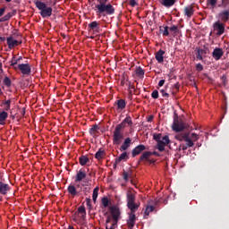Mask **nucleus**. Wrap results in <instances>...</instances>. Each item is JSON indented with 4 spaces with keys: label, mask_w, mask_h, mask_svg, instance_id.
Wrapping results in <instances>:
<instances>
[{
    "label": "nucleus",
    "mask_w": 229,
    "mask_h": 229,
    "mask_svg": "<svg viewBox=\"0 0 229 229\" xmlns=\"http://www.w3.org/2000/svg\"><path fill=\"white\" fill-rule=\"evenodd\" d=\"M96 5V13L97 15H102L103 17H106V15H114L115 13V8L112 4H106V0H99L98 1Z\"/></svg>",
    "instance_id": "1"
},
{
    "label": "nucleus",
    "mask_w": 229,
    "mask_h": 229,
    "mask_svg": "<svg viewBox=\"0 0 229 229\" xmlns=\"http://www.w3.org/2000/svg\"><path fill=\"white\" fill-rule=\"evenodd\" d=\"M112 140L114 146H120L124 140V129L123 125H116L113 131Z\"/></svg>",
    "instance_id": "2"
},
{
    "label": "nucleus",
    "mask_w": 229,
    "mask_h": 229,
    "mask_svg": "<svg viewBox=\"0 0 229 229\" xmlns=\"http://www.w3.org/2000/svg\"><path fill=\"white\" fill-rule=\"evenodd\" d=\"M34 4L38 10L40 11V15L43 19H47V17H51L53 15V8L47 7V4L40 0L35 1Z\"/></svg>",
    "instance_id": "3"
},
{
    "label": "nucleus",
    "mask_w": 229,
    "mask_h": 229,
    "mask_svg": "<svg viewBox=\"0 0 229 229\" xmlns=\"http://www.w3.org/2000/svg\"><path fill=\"white\" fill-rule=\"evenodd\" d=\"M187 128H189V123H185L184 121L182 120V118L178 117V114H175L172 124L173 131L180 133V131H183V130Z\"/></svg>",
    "instance_id": "4"
},
{
    "label": "nucleus",
    "mask_w": 229,
    "mask_h": 229,
    "mask_svg": "<svg viewBox=\"0 0 229 229\" xmlns=\"http://www.w3.org/2000/svg\"><path fill=\"white\" fill-rule=\"evenodd\" d=\"M87 181H82V183H76L74 184H70L67 188L68 193L72 195V198H75V196H78L81 194L82 187H85V184Z\"/></svg>",
    "instance_id": "5"
},
{
    "label": "nucleus",
    "mask_w": 229,
    "mask_h": 229,
    "mask_svg": "<svg viewBox=\"0 0 229 229\" xmlns=\"http://www.w3.org/2000/svg\"><path fill=\"white\" fill-rule=\"evenodd\" d=\"M127 207L131 212H137L140 203H135V194L131 191L127 192Z\"/></svg>",
    "instance_id": "6"
},
{
    "label": "nucleus",
    "mask_w": 229,
    "mask_h": 229,
    "mask_svg": "<svg viewBox=\"0 0 229 229\" xmlns=\"http://www.w3.org/2000/svg\"><path fill=\"white\" fill-rule=\"evenodd\" d=\"M88 31L92 33V35H98L101 33V26L99 25V22L95 21L89 23Z\"/></svg>",
    "instance_id": "7"
},
{
    "label": "nucleus",
    "mask_w": 229,
    "mask_h": 229,
    "mask_svg": "<svg viewBox=\"0 0 229 229\" xmlns=\"http://www.w3.org/2000/svg\"><path fill=\"white\" fill-rule=\"evenodd\" d=\"M18 69L24 76H30L31 74V65L30 64H18Z\"/></svg>",
    "instance_id": "8"
},
{
    "label": "nucleus",
    "mask_w": 229,
    "mask_h": 229,
    "mask_svg": "<svg viewBox=\"0 0 229 229\" xmlns=\"http://www.w3.org/2000/svg\"><path fill=\"white\" fill-rule=\"evenodd\" d=\"M87 178V173H85V170L81 169L77 172V174L75 176V183H80V182H85V185L89 183V181L86 179Z\"/></svg>",
    "instance_id": "9"
},
{
    "label": "nucleus",
    "mask_w": 229,
    "mask_h": 229,
    "mask_svg": "<svg viewBox=\"0 0 229 229\" xmlns=\"http://www.w3.org/2000/svg\"><path fill=\"white\" fill-rule=\"evenodd\" d=\"M214 30L216 31V35L221 37L225 33V25L221 21H217L213 24Z\"/></svg>",
    "instance_id": "10"
},
{
    "label": "nucleus",
    "mask_w": 229,
    "mask_h": 229,
    "mask_svg": "<svg viewBox=\"0 0 229 229\" xmlns=\"http://www.w3.org/2000/svg\"><path fill=\"white\" fill-rule=\"evenodd\" d=\"M22 44V41H19L17 39H13V37L7 38V46L9 49H13V47H17V46Z\"/></svg>",
    "instance_id": "11"
},
{
    "label": "nucleus",
    "mask_w": 229,
    "mask_h": 229,
    "mask_svg": "<svg viewBox=\"0 0 229 229\" xmlns=\"http://www.w3.org/2000/svg\"><path fill=\"white\" fill-rule=\"evenodd\" d=\"M109 209H110V213H111L113 219L119 221V217L121 216V211L119 210V208H117L115 206H111L109 208Z\"/></svg>",
    "instance_id": "12"
},
{
    "label": "nucleus",
    "mask_w": 229,
    "mask_h": 229,
    "mask_svg": "<svg viewBox=\"0 0 229 229\" xmlns=\"http://www.w3.org/2000/svg\"><path fill=\"white\" fill-rule=\"evenodd\" d=\"M10 191H12L10 184L4 183L0 181V194H2L3 196H6V194H8Z\"/></svg>",
    "instance_id": "13"
},
{
    "label": "nucleus",
    "mask_w": 229,
    "mask_h": 229,
    "mask_svg": "<svg viewBox=\"0 0 229 229\" xmlns=\"http://www.w3.org/2000/svg\"><path fill=\"white\" fill-rule=\"evenodd\" d=\"M142 151H146V147L144 145L140 144L136 146L131 151L132 158H135V157H137L138 155H140Z\"/></svg>",
    "instance_id": "14"
},
{
    "label": "nucleus",
    "mask_w": 229,
    "mask_h": 229,
    "mask_svg": "<svg viewBox=\"0 0 229 229\" xmlns=\"http://www.w3.org/2000/svg\"><path fill=\"white\" fill-rule=\"evenodd\" d=\"M223 55H225L223 48L216 47L212 52V56L216 61L221 60Z\"/></svg>",
    "instance_id": "15"
},
{
    "label": "nucleus",
    "mask_w": 229,
    "mask_h": 229,
    "mask_svg": "<svg viewBox=\"0 0 229 229\" xmlns=\"http://www.w3.org/2000/svg\"><path fill=\"white\" fill-rule=\"evenodd\" d=\"M135 212L137 211H131V213L129 214V219L127 220V225L130 229H132L133 226H135V221L137 219V217L135 216Z\"/></svg>",
    "instance_id": "16"
},
{
    "label": "nucleus",
    "mask_w": 229,
    "mask_h": 229,
    "mask_svg": "<svg viewBox=\"0 0 229 229\" xmlns=\"http://www.w3.org/2000/svg\"><path fill=\"white\" fill-rule=\"evenodd\" d=\"M114 106H116V110L123 111L126 108V100L120 98L114 102Z\"/></svg>",
    "instance_id": "17"
},
{
    "label": "nucleus",
    "mask_w": 229,
    "mask_h": 229,
    "mask_svg": "<svg viewBox=\"0 0 229 229\" xmlns=\"http://www.w3.org/2000/svg\"><path fill=\"white\" fill-rule=\"evenodd\" d=\"M15 15H17V10H13L11 13H7L4 16L1 17L0 22H7Z\"/></svg>",
    "instance_id": "18"
},
{
    "label": "nucleus",
    "mask_w": 229,
    "mask_h": 229,
    "mask_svg": "<svg viewBox=\"0 0 229 229\" xmlns=\"http://www.w3.org/2000/svg\"><path fill=\"white\" fill-rule=\"evenodd\" d=\"M131 146V138H125L123 144L120 147V151H126L128 148Z\"/></svg>",
    "instance_id": "19"
},
{
    "label": "nucleus",
    "mask_w": 229,
    "mask_h": 229,
    "mask_svg": "<svg viewBox=\"0 0 229 229\" xmlns=\"http://www.w3.org/2000/svg\"><path fill=\"white\" fill-rule=\"evenodd\" d=\"M184 15L188 17V19H191V17L194 15V6H192V4L184 7Z\"/></svg>",
    "instance_id": "20"
},
{
    "label": "nucleus",
    "mask_w": 229,
    "mask_h": 229,
    "mask_svg": "<svg viewBox=\"0 0 229 229\" xmlns=\"http://www.w3.org/2000/svg\"><path fill=\"white\" fill-rule=\"evenodd\" d=\"M165 55V51L159 49L155 55V58L157 64H164V55Z\"/></svg>",
    "instance_id": "21"
},
{
    "label": "nucleus",
    "mask_w": 229,
    "mask_h": 229,
    "mask_svg": "<svg viewBox=\"0 0 229 229\" xmlns=\"http://www.w3.org/2000/svg\"><path fill=\"white\" fill-rule=\"evenodd\" d=\"M130 158V156H128V152H125V150L115 158V164H121V162H126Z\"/></svg>",
    "instance_id": "22"
},
{
    "label": "nucleus",
    "mask_w": 229,
    "mask_h": 229,
    "mask_svg": "<svg viewBox=\"0 0 229 229\" xmlns=\"http://www.w3.org/2000/svg\"><path fill=\"white\" fill-rule=\"evenodd\" d=\"M21 60H22V56H19L18 58L15 55L13 56L10 65L14 69V71H17V68H18L17 64H19Z\"/></svg>",
    "instance_id": "23"
},
{
    "label": "nucleus",
    "mask_w": 229,
    "mask_h": 229,
    "mask_svg": "<svg viewBox=\"0 0 229 229\" xmlns=\"http://www.w3.org/2000/svg\"><path fill=\"white\" fill-rule=\"evenodd\" d=\"M218 17L221 19L222 22H228L229 20V11L225 10L218 13Z\"/></svg>",
    "instance_id": "24"
},
{
    "label": "nucleus",
    "mask_w": 229,
    "mask_h": 229,
    "mask_svg": "<svg viewBox=\"0 0 229 229\" xmlns=\"http://www.w3.org/2000/svg\"><path fill=\"white\" fill-rule=\"evenodd\" d=\"M149 157H153V153H151V151H145L140 157L139 162H144V160L149 162Z\"/></svg>",
    "instance_id": "25"
},
{
    "label": "nucleus",
    "mask_w": 229,
    "mask_h": 229,
    "mask_svg": "<svg viewBox=\"0 0 229 229\" xmlns=\"http://www.w3.org/2000/svg\"><path fill=\"white\" fill-rule=\"evenodd\" d=\"M126 124H129V126H131L133 124V122L131 121V117L130 116L125 117L121 123L117 124V126L123 125V129L124 130L126 128Z\"/></svg>",
    "instance_id": "26"
},
{
    "label": "nucleus",
    "mask_w": 229,
    "mask_h": 229,
    "mask_svg": "<svg viewBox=\"0 0 229 229\" xmlns=\"http://www.w3.org/2000/svg\"><path fill=\"white\" fill-rule=\"evenodd\" d=\"M160 3L165 8H171V6H174L176 0H161Z\"/></svg>",
    "instance_id": "27"
},
{
    "label": "nucleus",
    "mask_w": 229,
    "mask_h": 229,
    "mask_svg": "<svg viewBox=\"0 0 229 229\" xmlns=\"http://www.w3.org/2000/svg\"><path fill=\"white\" fill-rule=\"evenodd\" d=\"M197 51V60H203L205 55H207V50L196 47Z\"/></svg>",
    "instance_id": "28"
},
{
    "label": "nucleus",
    "mask_w": 229,
    "mask_h": 229,
    "mask_svg": "<svg viewBox=\"0 0 229 229\" xmlns=\"http://www.w3.org/2000/svg\"><path fill=\"white\" fill-rule=\"evenodd\" d=\"M105 155H106V152L99 148V150L97 151L95 154V158H97V160H103V158H105Z\"/></svg>",
    "instance_id": "29"
},
{
    "label": "nucleus",
    "mask_w": 229,
    "mask_h": 229,
    "mask_svg": "<svg viewBox=\"0 0 229 229\" xmlns=\"http://www.w3.org/2000/svg\"><path fill=\"white\" fill-rule=\"evenodd\" d=\"M77 213L81 214V219H85V217H87V211L85 209V206L79 207Z\"/></svg>",
    "instance_id": "30"
},
{
    "label": "nucleus",
    "mask_w": 229,
    "mask_h": 229,
    "mask_svg": "<svg viewBox=\"0 0 229 229\" xmlns=\"http://www.w3.org/2000/svg\"><path fill=\"white\" fill-rule=\"evenodd\" d=\"M159 32L162 33L164 37H169V27L165 26H160L159 27Z\"/></svg>",
    "instance_id": "31"
},
{
    "label": "nucleus",
    "mask_w": 229,
    "mask_h": 229,
    "mask_svg": "<svg viewBox=\"0 0 229 229\" xmlns=\"http://www.w3.org/2000/svg\"><path fill=\"white\" fill-rule=\"evenodd\" d=\"M153 210H155V207L147 206L145 212H144V219H148V216H149V214H151V212H153Z\"/></svg>",
    "instance_id": "32"
},
{
    "label": "nucleus",
    "mask_w": 229,
    "mask_h": 229,
    "mask_svg": "<svg viewBox=\"0 0 229 229\" xmlns=\"http://www.w3.org/2000/svg\"><path fill=\"white\" fill-rule=\"evenodd\" d=\"M89 157L87 156H81L79 157V163L81 165H87V163L89 162Z\"/></svg>",
    "instance_id": "33"
},
{
    "label": "nucleus",
    "mask_w": 229,
    "mask_h": 229,
    "mask_svg": "<svg viewBox=\"0 0 229 229\" xmlns=\"http://www.w3.org/2000/svg\"><path fill=\"white\" fill-rule=\"evenodd\" d=\"M136 75L139 76V78H144L145 72L142 69V67L139 66L135 70Z\"/></svg>",
    "instance_id": "34"
},
{
    "label": "nucleus",
    "mask_w": 229,
    "mask_h": 229,
    "mask_svg": "<svg viewBox=\"0 0 229 229\" xmlns=\"http://www.w3.org/2000/svg\"><path fill=\"white\" fill-rule=\"evenodd\" d=\"M98 130H99V125L94 124V125L92 126V128L89 130L90 135H93V136H94V135H96L97 133H99Z\"/></svg>",
    "instance_id": "35"
},
{
    "label": "nucleus",
    "mask_w": 229,
    "mask_h": 229,
    "mask_svg": "<svg viewBox=\"0 0 229 229\" xmlns=\"http://www.w3.org/2000/svg\"><path fill=\"white\" fill-rule=\"evenodd\" d=\"M117 223H119V220H114L111 225H106V229H116L117 228Z\"/></svg>",
    "instance_id": "36"
},
{
    "label": "nucleus",
    "mask_w": 229,
    "mask_h": 229,
    "mask_svg": "<svg viewBox=\"0 0 229 229\" xmlns=\"http://www.w3.org/2000/svg\"><path fill=\"white\" fill-rule=\"evenodd\" d=\"M189 136V132H184L176 136L177 140L181 142L185 141V139Z\"/></svg>",
    "instance_id": "37"
},
{
    "label": "nucleus",
    "mask_w": 229,
    "mask_h": 229,
    "mask_svg": "<svg viewBox=\"0 0 229 229\" xmlns=\"http://www.w3.org/2000/svg\"><path fill=\"white\" fill-rule=\"evenodd\" d=\"M101 203L104 207V208H106L110 205V200L108 199V197H103L101 199Z\"/></svg>",
    "instance_id": "38"
},
{
    "label": "nucleus",
    "mask_w": 229,
    "mask_h": 229,
    "mask_svg": "<svg viewBox=\"0 0 229 229\" xmlns=\"http://www.w3.org/2000/svg\"><path fill=\"white\" fill-rule=\"evenodd\" d=\"M98 192H99V187H96L93 190V195H92V200L94 201V203H96L98 199Z\"/></svg>",
    "instance_id": "39"
},
{
    "label": "nucleus",
    "mask_w": 229,
    "mask_h": 229,
    "mask_svg": "<svg viewBox=\"0 0 229 229\" xmlns=\"http://www.w3.org/2000/svg\"><path fill=\"white\" fill-rule=\"evenodd\" d=\"M184 142L190 147L192 148L194 146V141L191 140V133L188 134L187 138H184Z\"/></svg>",
    "instance_id": "40"
},
{
    "label": "nucleus",
    "mask_w": 229,
    "mask_h": 229,
    "mask_svg": "<svg viewBox=\"0 0 229 229\" xmlns=\"http://www.w3.org/2000/svg\"><path fill=\"white\" fill-rule=\"evenodd\" d=\"M5 119H8V113L6 111L0 113V123H4Z\"/></svg>",
    "instance_id": "41"
},
{
    "label": "nucleus",
    "mask_w": 229,
    "mask_h": 229,
    "mask_svg": "<svg viewBox=\"0 0 229 229\" xmlns=\"http://www.w3.org/2000/svg\"><path fill=\"white\" fill-rule=\"evenodd\" d=\"M123 178L124 182H129L130 178H131V174L124 171L123 173Z\"/></svg>",
    "instance_id": "42"
},
{
    "label": "nucleus",
    "mask_w": 229,
    "mask_h": 229,
    "mask_svg": "<svg viewBox=\"0 0 229 229\" xmlns=\"http://www.w3.org/2000/svg\"><path fill=\"white\" fill-rule=\"evenodd\" d=\"M161 142H163V144H165V146H167V144H169L171 142V140H169V136H167V135L163 136Z\"/></svg>",
    "instance_id": "43"
},
{
    "label": "nucleus",
    "mask_w": 229,
    "mask_h": 229,
    "mask_svg": "<svg viewBox=\"0 0 229 229\" xmlns=\"http://www.w3.org/2000/svg\"><path fill=\"white\" fill-rule=\"evenodd\" d=\"M157 149L158 151H165V144L162 141L157 142Z\"/></svg>",
    "instance_id": "44"
},
{
    "label": "nucleus",
    "mask_w": 229,
    "mask_h": 229,
    "mask_svg": "<svg viewBox=\"0 0 229 229\" xmlns=\"http://www.w3.org/2000/svg\"><path fill=\"white\" fill-rule=\"evenodd\" d=\"M4 84L5 87H12V80H10L7 76L4 77Z\"/></svg>",
    "instance_id": "45"
},
{
    "label": "nucleus",
    "mask_w": 229,
    "mask_h": 229,
    "mask_svg": "<svg viewBox=\"0 0 229 229\" xmlns=\"http://www.w3.org/2000/svg\"><path fill=\"white\" fill-rule=\"evenodd\" d=\"M191 140H192V142H196L197 140H199V136L194 132H192L190 135Z\"/></svg>",
    "instance_id": "46"
},
{
    "label": "nucleus",
    "mask_w": 229,
    "mask_h": 229,
    "mask_svg": "<svg viewBox=\"0 0 229 229\" xmlns=\"http://www.w3.org/2000/svg\"><path fill=\"white\" fill-rule=\"evenodd\" d=\"M153 139L154 140H156V142H162V134L161 133L154 134Z\"/></svg>",
    "instance_id": "47"
},
{
    "label": "nucleus",
    "mask_w": 229,
    "mask_h": 229,
    "mask_svg": "<svg viewBox=\"0 0 229 229\" xmlns=\"http://www.w3.org/2000/svg\"><path fill=\"white\" fill-rule=\"evenodd\" d=\"M208 6L210 5L212 8L217 4V0H207Z\"/></svg>",
    "instance_id": "48"
},
{
    "label": "nucleus",
    "mask_w": 229,
    "mask_h": 229,
    "mask_svg": "<svg viewBox=\"0 0 229 229\" xmlns=\"http://www.w3.org/2000/svg\"><path fill=\"white\" fill-rule=\"evenodd\" d=\"M221 81H222V85H224L225 87H226V85H228V80L226 79V75H222L221 77Z\"/></svg>",
    "instance_id": "49"
},
{
    "label": "nucleus",
    "mask_w": 229,
    "mask_h": 229,
    "mask_svg": "<svg viewBox=\"0 0 229 229\" xmlns=\"http://www.w3.org/2000/svg\"><path fill=\"white\" fill-rule=\"evenodd\" d=\"M4 105H5L4 110L8 111L10 109V105H12V100H6L4 102Z\"/></svg>",
    "instance_id": "50"
},
{
    "label": "nucleus",
    "mask_w": 229,
    "mask_h": 229,
    "mask_svg": "<svg viewBox=\"0 0 229 229\" xmlns=\"http://www.w3.org/2000/svg\"><path fill=\"white\" fill-rule=\"evenodd\" d=\"M196 71H198V72H201V71H203V64H197L195 66Z\"/></svg>",
    "instance_id": "51"
},
{
    "label": "nucleus",
    "mask_w": 229,
    "mask_h": 229,
    "mask_svg": "<svg viewBox=\"0 0 229 229\" xmlns=\"http://www.w3.org/2000/svg\"><path fill=\"white\" fill-rule=\"evenodd\" d=\"M151 98H153V99H158V90H154L152 93H151Z\"/></svg>",
    "instance_id": "52"
},
{
    "label": "nucleus",
    "mask_w": 229,
    "mask_h": 229,
    "mask_svg": "<svg viewBox=\"0 0 229 229\" xmlns=\"http://www.w3.org/2000/svg\"><path fill=\"white\" fill-rule=\"evenodd\" d=\"M188 148H191V147H189V145L186 143V144H181L180 146H179V149H182V151H186V149Z\"/></svg>",
    "instance_id": "53"
},
{
    "label": "nucleus",
    "mask_w": 229,
    "mask_h": 229,
    "mask_svg": "<svg viewBox=\"0 0 229 229\" xmlns=\"http://www.w3.org/2000/svg\"><path fill=\"white\" fill-rule=\"evenodd\" d=\"M129 4H130V6H131L132 8H135V6H139V4H138L137 1H135V0H130Z\"/></svg>",
    "instance_id": "54"
},
{
    "label": "nucleus",
    "mask_w": 229,
    "mask_h": 229,
    "mask_svg": "<svg viewBox=\"0 0 229 229\" xmlns=\"http://www.w3.org/2000/svg\"><path fill=\"white\" fill-rule=\"evenodd\" d=\"M170 31H174V33H177L178 31V26L173 25L172 27L169 28Z\"/></svg>",
    "instance_id": "55"
},
{
    "label": "nucleus",
    "mask_w": 229,
    "mask_h": 229,
    "mask_svg": "<svg viewBox=\"0 0 229 229\" xmlns=\"http://www.w3.org/2000/svg\"><path fill=\"white\" fill-rule=\"evenodd\" d=\"M160 92L163 98H169V93L165 92V89H161Z\"/></svg>",
    "instance_id": "56"
},
{
    "label": "nucleus",
    "mask_w": 229,
    "mask_h": 229,
    "mask_svg": "<svg viewBox=\"0 0 229 229\" xmlns=\"http://www.w3.org/2000/svg\"><path fill=\"white\" fill-rule=\"evenodd\" d=\"M4 12H6V7H1L0 8V17H3V15H4Z\"/></svg>",
    "instance_id": "57"
},
{
    "label": "nucleus",
    "mask_w": 229,
    "mask_h": 229,
    "mask_svg": "<svg viewBox=\"0 0 229 229\" xmlns=\"http://www.w3.org/2000/svg\"><path fill=\"white\" fill-rule=\"evenodd\" d=\"M110 223H112V217L107 216V217H106V225H110Z\"/></svg>",
    "instance_id": "58"
},
{
    "label": "nucleus",
    "mask_w": 229,
    "mask_h": 229,
    "mask_svg": "<svg viewBox=\"0 0 229 229\" xmlns=\"http://www.w3.org/2000/svg\"><path fill=\"white\" fill-rule=\"evenodd\" d=\"M165 83V80H161L158 82V87H164V84Z\"/></svg>",
    "instance_id": "59"
},
{
    "label": "nucleus",
    "mask_w": 229,
    "mask_h": 229,
    "mask_svg": "<svg viewBox=\"0 0 229 229\" xmlns=\"http://www.w3.org/2000/svg\"><path fill=\"white\" fill-rule=\"evenodd\" d=\"M86 203H87L88 207H92L91 199H86Z\"/></svg>",
    "instance_id": "60"
},
{
    "label": "nucleus",
    "mask_w": 229,
    "mask_h": 229,
    "mask_svg": "<svg viewBox=\"0 0 229 229\" xmlns=\"http://www.w3.org/2000/svg\"><path fill=\"white\" fill-rule=\"evenodd\" d=\"M153 119H155V116L149 115V116L148 117V123H152V122H153Z\"/></svg>",
    "instance_id": "61"
},
{
    "label": "nucleus",
    "mask_w": 229,
    "mask_h": 229,
    "mask_svg": "<svg viewBox=\"0 0 229 229\" xmlns=\"http://www.w3.org/2000/svg\"><path fill=\"white\" fill-rule=\"evenodd\" d=\"M125 84H126V79L123 78V80L121 81V85L122 87H124Z\"/></svg>",
    "instance_id": "62"
},
{
    "label": "nucleus",
    "mask_w": 229,
    "mask_h": 229,
    "mask_svg": "<svg viewBox=\"0 0 229 229\" xmlns=\"http://www.w3.org/2000/svg\"><path fill=\"white\" fill-rule=\"evenodd\" d=\"M174 89H175V90L178 92V90H180V85L175 84V85H174Z\"/></svg>",
    "instance_id": "63"
},
{
    "label": "nucleus",
    "mask_w": 229,
    "mask_h": 229,
    "mask_svg": "<svg viewBox=\"0 0 229 229\" xmlns=\"http://www.w3.org/2000/svg\"><path fill=\"white\" fill-rule=\"evenodd\" d=\"M3 72V63L0 61V74Z\"/></svg>",
    "instance_id": "64"
}]
</instances>
